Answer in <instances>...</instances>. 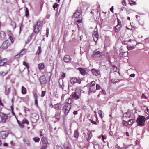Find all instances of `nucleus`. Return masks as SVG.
Wrapping results in <instances>:
<instances>
[{
    "label": "nucleus",
    "mask_w": 149,
    "mask_h": 149,
    "mask_svg": "<svg viewBox=\"0 0 149 149\" xmlns=\"http://www.w3.org/2000/svg\"><path fill=\"white\" fill-rule=\"evenodd\" d=\"M146 121V118L143 116H139L137 118L136 122L138 125L140 126H143L145 124Z\"/></svg>",
    "instance_id": "obj_1"
},
{
    "label": "nucleus",
    "mask_w": 149,
    "mask_h": 149,
    "mask_svg": "<svg viewBox=\"0 0 149 149\" xmlns=\"http://www.w3.org/2000/svg\"><path fill=\"white\" fill-rule=\"evenodd\" d=\"M39 118V116L37 113H34L31 114L30 119L32 123H36Z\"/></svg>",
    "instance_id": "obj_2"
},
{
    "label": "nucleus",
    "mask_w": 149,
    "mask_h": 149,
    "mask_svg": "<svg viewBox=\"0 0 149 149\" xmlns=\"http://www.w3.org/2000/svg\"><path fill=\"white\" fill-rule=\"evenodd\" d=\"M42 28V24L40 22H38L35 25L34 29V32L35 33H38Z\"/></svg>",
    "instance_id": "obj_3"
},
{
    "label": "nucleus",
    "mask_w": 149,
    "mask_h": 149,
    "mask_svg": "<svg viewBox=\"0 0 149 149\" xmlns=\"http://www.w3.org/2000/svg\"><path fill=\"white\" fill-rule=\"evenodd\" d=\"M7 131H0V138L4 139L8 136V133Z\"/></svg>",
    "instance_id": "obj_4"
},
{
    "label": "nucleus",
    "mask_w": 149,
    "mask_h": 149,
    "mask_svg": "<svg viewBox=\"0 0 149 149\" xmlns=\"http://www.w3.org/2000/svg\"><path fill=\"white\" fill-rule=\"evenodd\" d=\"M93 37L94 41L96 42L99 37L97 29H95L93 33Z\"/></svg>",
    "instance_id": "obj_5"
},
{
    "label": "nucleus",
    "mask_w": 149,
    "mask_h": 149,
    "mask_svg": "<svg viewBox=\"0 0 149 149\" xmlns=\"http://www.w3.org/2000/svg\"><path fill=\"white\" fill-rule=\"evenodd\" d=\"M92 85L90 86L89 93L93 92L95 93L96 92L95 89V82L93 81L91 82Z\"/></svg>",
    "instance_id": "obj_6"
},
{
    "label": "nucleus",
    "mask_w": 149,
    "mask_h": 149,
    "mask_svg": "<svg viewBox=\"0 0 149 149\" xmlns=\"http://www.w3.org/2000/svg\"><path fill=\"white\" fill-rule=\"evenodd\" d=\"M80 14V11L79 10H77L76 11V13L75 12V18H79V19L77 20V22L79 23L81 22L82 18L81 17H79Z\"/></svg>",
    "instance_id": "obj_7"
},
{
    "label": "nucleus",
    "mask_w": 149,
    "mask_h": 149,
    "mask_svg": "<svg viewBox=\"0 0 149 149\" xmlns=\"http://www.w3.org/2000/svg\"><path fill=\"white\" fill-rule=\"evenodd\" d=\"M0 116H1L2 121L3 123L5 122L6 119L8 117V115L1 112L0 113Z\"/></svg>",
    "instance_id": "obj_8"
},
{
    "label": "nucleus",
    "mask_w": 149,
    "mask_h": 149,
    "mask_svg": "<svg viewBox=\"0 0 149 149\" xmlns=\"http://www.w3.org/2000/svg\"><path fill=\"white\" fill-rule=\"evenodd\" d=\"M39 80L42 84H44L46 82L47 80L45 76H42L39 78Z\"/></svg>",
    "instance_id": "obj_9"
},
{
    "label": "nucleus",
    "mask_w": 149,
    "mask_h": 149,
    "mask_svg": "<svg viewBox=\"0 0 149 149\" xmlns=\"http://www.w3.org/2000/svg\"><path fill=\"white\" fill-rule=\"evenodd\" d=\"M81 93V89L79 88H77L76 89V91L75 92V98L79 99V95H77V94H78L80 95Z\"/></svg>",
    "instance_id": "obj_10"
},
{
    "label": "nucleus",
    "mask_w": 149,
    "mask_h": 149,
    "mask_svg": "<svg viewBox=\"0 0 149 149\" xmlns=\"http://www.w3.org/2000/svg\"><path fill=\"white\" fill-rule=\"evenodd\" d=\"M74 78L72 77L70 80L68 86V88L74 86Z\"/></svg>",
    "instance_id": "obj_11"
},
{
    "label": "nucleus",
    "mask_w": 149,
    "mask_h": 149,
    "mask_svg": "<svg viewBox=\"0 0 149 149\" xmlns=\"http://www.w3.org/2000/svg\"><path fill=\"white\" fill-rule=\"evenodd\" d=\"M7 40L5 41L1 45V47L3 49H6L7 48L9 45V43L7 42Z\"/></svg>",
    "instance_id": "obj_12"
},
{
    "label": "nucleus",
    "mask_w": 149,
    "mask_h": 149,
    "mask_svg": "<svg viewBox=\"0 0 149 149\" xmlns=\"http://www.w3.org/2000/svg\"><path fill=\"white\" fill-rule=\"evenodd\" d=\"M7 62V60L6 59H2L0 58V66H3L4 65H5V64Z\"/></svg>",
    "instance_id": "obj_13"
},
{
    "label": "nucleus",
    "mask_w": 149,
    "mask_h": 149,
    "mask_svg": "<svg viewBox=\"0 0 149 149\" xmlns=\"http://www.w3.org/2000/svg\"><path fill=\"white\" fill-rule=\"evenodd\" d=\"M77 69L80 71V73L83 75H85L86 73V71L84 69L79 68H77Z\"/></svg>",
    "instance_id": "obj_14"
},
{
    "label": "nucleus",
    "mask_w": 149,
    "mask_h": 149,
    "mask_svg": "<svg viewBox=\"0 0 149 149\" xmlns=\"http://www.w3.org/2000/svg\"><path fill=\"white\" fill-rule=\"evenodd\" d=\"M25 52L26 51L24 49L22 50L19 53L15 56V58H19L21 56H22L24 54Z\"/></svg>",
    "instance_id": "obj_15"
},
{
    "label": "nucleus",
    "mask_w": 149,
    "mask_h": 149,
    "mask_svg": "<svg viewBox=\"0 0 149 149\" xmlns=\"http://www.w3.org/2000/svg\"><path fill=\"white\" fill-rule=\"evenodd\" d=\"M70 57L68 55H65L63 58L64 61L66 63L69 62L70 61Z\"/></svg>",
    "instance_id": "obj_16"
},
{
    "label": "nucleus",
    "mask_w": 149,
    "mask_h": 149,
    "mask_svg": "<svg viewBox=\"0 0 149 149\" xmlns=\"http://www.w3.org/2000/svg\"><path fill=\"white\" fill-rule=\"evenodd\" d=\"M93 74L96 76L99 75L100 74V71L97 70L93 69L91 70Z\"/></svg>",
    "instance_id": "obj_17"
},
{
    "label": "nucleus",
    "mask_w": 149,
    "mask_h": 149,
    "mask_svg": "<svg viewBox=\"0 0 149 149\" xmlns=\"http://www.w3.org/2000/svg\"><path fill=\"white\" fill-rule=\"evenodd\" d=\"M58 83L59 86L62 89H64V85H63V79H60L58 80Z\"/></svg>",
    "instance_id": "obj_18"
},
{
    "label": "nucleus",
    "mask_w": 149,
    "mask_h": 149,
    "mask_svg": "<svg viewBox=\"0 0 149 149\" xmlns=\"http://www.w3.org/2000/svg\"><path fill=\"white\" fill-rule=\"evenodd\" d=\"M61 103H58L54 105V108L56 110H59L61 109Z\"/></svg>",
    "instance_id": "obj_19"
},
{
    "label": "nucleus",
    "mask_w": 149,
    "mask_h": 149,
    "mask_svg": "<svg viewBox=\"0 0 149 149\" xmlns=\"http://www.w3.org/2000/svg\"><path fill=\"white\" fill-rule=\"evenodd\" d=\"M101 54V52H100L97 50H96L93 53L92 56L94 57L97 55H100Z\"/></svg>",
    "instance_id": "obj_20"
},
{
    "label": "nucleus",
    "mask_w": 149,
    "mask_h": 149,
    "mask_svg": "<svg viewBox=\"0 0 149 149\" xmlns=\"http://www.w3.org/2000/svg\"><path fill=\"white\" fill-rule=\"evenodd\" d=\"M121 26L117 25L115 27V31L116 32H117L119 31L121 29Z\"/></svg>",
    "instance_id": "obj_21"
},
{
    "label": "nucleus",
    "mask_w": 149,
    "mask_h": 149,
    "mask_svg": "<svg viewBox=\"0 0 149 149\" xmlns=\"http://www.w3.org/2000/svg\"><path fill=\"white\" fill-rule=\"evenodd\" d=\"M67 107L65 105L63 108V110L64 112V113L65 115H67L69 113L68 110L67 109Z\"/></svg>",
    "instance_id": "obj_22"
},
{
    "label": "nucleus",
    "mask_w": 149,
    "mask_h": 149,
    "mask_svg": "<svg viewBox=\"0 0 149 149\" xmlns=\"http://www.w3.org/2000/svg\"><path fill=\"white\" fill-rule=\"evenodd\" d=\"M6 36L5 33L3 31H1L0 33V37L1 39L4 38Z\"/></svg>",
    "instance_id": "obj_23"
},
{
    "label": "nucleus",
    "mask_w": 149,
    "mask_h": 149,
    "mask_svg": "<svg viewBox=\"0 0 149 149\" xmlns=\"http://www.w3.org/2000/svg\"><path fill=\"white\" fill-rule=\"evenodd\" d=\"M23 141L24 143L27 146H30V143L29 140L28 139H24L23 140Z\"/></svg>",
    "instance_id": "obj_24"
},
{
    "label": "nucleus",
    "mask_w": 149,
    "mask_h": 149,
    "mask_svg": "<svg viewBox=\"0 0 149 149\" xmlns=\"http://www.w3.org/2000/svg\"><path fill=\"white\" fill-rule=\"evenodd\" d=\"M44 63H42L39 64L38 67L40 70H41L44 68Z\"/></svg>",
    "instance_id": "obj_25"
},
{
    "label": "nucleus",
    "mask_w": 149,
    "mask_h": 149,
    "mask_svg": "<svg viewBox=\"0 0 149 149\" xmlns=\"http://www.w3.org/2000/svg\"><path fill=\"white\" fill-rule=\"evenodd\" d=\"M72 100L70 98H68L65 101V102L67 104H70L72 103Z\"/></svg>",
    "instance_id": "obj_26"
},
{
    "label": "nucleus",
    "mask_w": 149,
    "mask_h": 149,
    "mask_svg": "<svg viewBox=\"0 0 149 149\" xmlns=\"http://www.w3.org/2000/svg\"><path fill=\"white\" fill-rule=\"evenodd\" d=\"M22 93L23 94H25L26 92V88L23 86L22 87Z\"/></svg>",
    "instance_id": "obj_27"
},
{
    "label": "nucleus",
    "mask_w": 149,
    "mask_h": 149,
    "mask_svg": "<svg viewBox=\"0 0 149 149\" xmlns=\"http://www.w3.org/2000/svg\"><path fill=\"white\" fill-rule=\"evenodd\" d=\"M41 140L43 144H47V141L45 138L44 137H43L42 138Z\"/></svg>",
    "instance_id": "obj_28"
},
{
    "label": "nucleus",
    "mask_w": 149,
    "mask_h": 149,
    "mask_svg": "<svg viewBox=\"0 0 149 149\" xmlns=\"http://www.w3.org/2000/svg\"><path fill=\"white\" fill-rule=\"evenodd\" d=\"M60 114L58 112H57L56 113L55 116L58 120H59L60 118Z\"/></svg>",
    "instance_id": "obj_29"
},
{
    "label": "nucleus",
    "mask_w": 149,
    "mask_h": 149,
    "mask_svg": "<svg viewBox=\"0 0 149 149\" xmlns=\"http://www.w3.org/2000/svg\"><path fill=\"white\" fill-rule=\"evenodd\" d=\"M125 148L124 149H134L133 145H130L128 146L127 147L125 146Z\"/></svg>",
    "instance_id": "obj_30"
},
{
    "label": "nucleus",
    "mask_w": 149,
    "mask_h": 149,
    "mask_svg": "<svg viewBox=\"0 0 149 149\" xmlns=\"http://www.w3.org/2000/svg\"><path fill=\"white\" fill-rule=\"evenodd\" d=\"M135 122V120L134 119H130L128 120V123L129 125H132Z\"/></svg>",
    "instance_id": "obj_31"
},
{
    "label": "nucleus",
    "mask_w": 149,
    "mask_h": 149,
    "mask_svg": "<svg viewBox=\"0 0 149 149\" xmlns=\"http://www.w3.org/2000/svg\"><path fill=\"white\" fill-rule=\"evenodd\" d=\"M88 140H90L92 136V134L91 132L89 131L88 132Z\"/></svg>",
    "instance_id": "obj_32"
},
{
    "label": "nucleus",
    "mask_w": 149,
    "mask_h": 149,
    "mask_svg": "<svg viewBox=\"0 0 149 149\" xmlns=\"http://www.w3.org/2000/svg\"><path fill=\"white\" fill-rule=\"evenodd\" d=\"M33 139L35 142H38L40 140V138L38 137H36L33 138Z\"/></svg>",
    "instance_id": "obj_33"
},
{
    "label": "nucleus",
    "mask_w": 149,
    "mask_h": 149,
    "mask_svg": "<svg viewBox=\"0 0 149 149\" xmlns=\"http://www.w3.org/2000/svg\"><path fill=\"white\" fill-rule=\"evenodd\" d=\"M11 25L12 26L13 29H15L16 27V25L15 22H11Z\"/></svg>",
    "instance_id": "obj_34"
},
{
    "label": "nucleus",
    "mask_w": 149,
    "mask_h": 149,
    "mask_svg": "<svg viewBox=\"0 0 149 149\" xmlns=\"http://www.w3.org/2000/svg\"><path fill=\"white\" fill-rule=\"evenodd\" d=\"M127 47L128 50H131L134 48V46L133 45L130 46H127Z\"/></svg>",
    "instance_id": "obj_35"
},
{
    "label": "nucleus",
    "mask_w": 149,
    "mask_h": 149,
    "mask_svg": "<svg viewBox=\"0 0 149 149\" xmlns=\"http://www.w3.org/2000/svg\"><path fill=\"white\" fill-rule=\"evenodd\" d=\"M129 4L130 5H135L136 4V2L134 1H133L131 0L129 1Z\"/></svg>",
    "instance_id": "obj_36"
},
{
    "label": "nucleus",
    "mask_w": 149,
    "mask_h": 149,
    "mask_svg": "<svg viewBox=\"0 0 149 149\" xmlns=\"http://www.w3.org/2000/svg\"><path fill=\"white\" fill-rule=\"evenodd\" d=\"M22 123L29 124V123L26 119L24 118L23 120Z\"/></svg>",
    "instance_id": "obj_37"
},
{
    "label": "nucleus",
    "mask_w": 149,
    "mask_h": 149,
    "mask_svg": "<svg viewBox=\"0 0 149 149\" xmlns=\"http://www.w3.org/2000/svg\"><path fill=\"white\" fill-rule=\"evenodd\" d=\"M42 52V50L40 46L38 47V49L37 51L38 54L39 55Z\"/></svg>",
    "instance_id": "obj_38"
},
{
    "label": "nucleus",
    "mask_w": 149,
    "mask_h": 149,
    "mask_svg": "<svg viewBox=\"0 0 149 149\" xmlns=\"http://www.w3.org/2000/svg\"><path fill=\"white\" fill-rule=\"evenodd\" d=\"M65 106H66L67 107V109L68 110V112H69V110L71 108V105L70 104H67L65 105Z\"/></svg>",
    "instance_id": "obj_39"
},
{
    "label": "nucleus",
    "mask_w": 149,
    "mask_h": 149,
    "mask_svg": "<svg viewBox=\"0 0 149 149\" xmlns=\"http://www.w3.org/2000/svg\"><path fill=\"white\" fill-rule=\"evenodd\" d=\"M123 123L124 125V126H127L128 124H129V123L127 121H125L124 120H123Z\"/></svg>",
    "instance_id": "obj_40"
},
{
    "label": "nucleus",
    "mask_w": 149,
    "mask_h": 149,
    "mask_svg": "<svg viewBox=\"0 0 149 149\" xmlns=\"http://www.w3.org/2000/svg\"><path fill=\"white\" fill-rule=\"evenodd\" d=\"M81 81L80 79H78L75 78V83L77 82L78 84H80L81 82Z\"/></svg>",
    "instance_id": "obj_41"
},
{
    "label": "nucleus",
    "mask_w": 149,
    "mask_h": 149,
    "mask_svg": "<svg viewBox=\"0 0 149 149\" xmlns=\"http://www.w3.org/2000/svg\"><path fill=\"white\" fill-rule=\"evenodd\" d=\"M23 65L26 66L28 69L29 68V66L27 64L25 61H23Z\"/></svg>",
    "instance_id": "obj_42"
},
{
    "label": "nucleus",
    "mask_w": 149,
    "mask_h": 149,
    "mask_svg": "<svg viewBox=\"0 0 149 149\" xmlns=\"http://www.w3.org/2000/svg\"><path fill=\"white\" fill-rule=\"evenodd\" d=\"M102 111L101 110H99V111H98V113L100 115V117H101V118H102L103 117V116H102Z\"/></svg>",
    "instance_id": "obj_43"
},
{
    "label": "nucleus",
    "mask_w": 149,
    "mask_h": 149,
    "mask_svg": "<svg viewBox=\"0 0 149 149\" xmlns=\"http://www.w3.org/2000/svg\"><path fill=\"white\" fill-rule=\"evenodd\" d=\"M25 16L26 17H27L29 16V11L27 8H26V9L25 10Z\"/></svg>",
    "instance_id": "obj_44"
},
{
    "label": "nucleus",
    "mask_w": 149,
    "mask_h": 149,
    "mask_svg": "<svg viewBox=\"0 0 149 149\" xmlns=\"http://www.w3.org/2000/svg\"><path fill=\"white\" fill-rule=\"evenodd\" d=\"M47 147V144H43V145L41 149H46Z\"/></svg>",
    "instance_id": "obj_45"
},
{
    "label": "nucleus",
    "mask_w": 149,
    "mask_h": 149,
    "mask_svg": "<svg viewBox=\"0 0 149 149\" xmlns=\"http://www.w3.org/2000/svg\"><path fill=\"white\" fill-rule=\"evenodd\" d=\"M145 108V112L148 115H149V113L148 112V109L146 107H144Z\"/></svg>",
    "instance_id": "obj_46"
},
{
    "label": "nucleus",
    "mask_w": 149,
    "mask_h": 149,
    "mask_svg": "<svg viewBox=\"0 0 149 149\" xmlns=\"http://www.w3.org/2000/svg\"><path fill=\"white\" fill-rule=\"evenodd\" d=\"M45 91H42L41 96L42 97H44L45 95Z\"/></svg>",
    "instance_id": "obj_47"
},
{
    "label": "nucleus",
    "mask_w": 149,
    "mask_h": 149,
    "mask_svg": "<svg viewBox=\"0 0 149 149\" xmlns=\"http://www.w3.org/2000/svg\"><path fill=\"white\" fill-rule=\"evenodd\" d=\"M100 85L98 84H96V90H99L100 89Z\"/></svg>",
    "instance_id": "obj_48"
},
{
    "label": "nucleus",
    "mask_w": 149,
    "mask_h": 149,
    "mask_svg": "<svg viewBox=\"0 0 149 149\" xmlns=\"http://www.w3.org/2000/svg\"><path fill=\"white\" fill-rule=\"evenodd\" d=\"M18 124L19 125V126L21 127V128H22L24 126V125L23 124V123H20V122H19V124Z\"/></svg>",
    "instance_id": "obj_49"
},
{
    "label": "nucleus",
    "mask_w": 149,
    "mask_h": 149,
    "mask_svg": "<svg viewBox=\"0 0 149 149\" xmlns=\"http://www.w3.org/2000/svg\"><path fill=\"white\" fill-rule=\"evenodd\" d=\"M33 96L35 100L37 99V98L38 97V96L37 95L36 93H34L33 94Z\"/></svg>",
    "instance_id": "obj_50"
},
{
    "label": "nucleus",
    "mask_w": 149,
    "mask_h": 149,
    "mask_svg": "<svg viewBox=\"0 0 149 149\" xmlns=\"http://www.w3.org/2000/svg\"><path fill=\"white\" fill-rule=\"evenodd\" d=\"M58 5V4L57 3H55L53 5V8L55 9L57 7Z\"/></svg>",
    "instance_id": "obj_51"
},
{
    "label": "nucleus",
    "mask_w": 149,
    "mask_h": 149,
    "mask_svg": "<svg viewBox=\"0 0 149 149\" xmlns=\"http://www.w3.org/2000/svg\"><path fill=\"white\" fill-rule=\"evenodd\" d=\"M89 120L91 121V122L93 124H97L96 122L95 121H94L93 120L90 119Z\"/></svg>",
    "instance_id": "obj_52"
},
{
    "label": "nucleus",
    "mask_w": 149,
    "mask_h": 149,
    "mask_svg": "<svg viewBox=\"0 0 149 149\" xmlns=\"http://www.w3.org/2000/svg\"><path fill=\"white\" fill-rule=\"evenodd\" d=\"M35 104L36 106H38V102L37 99L35 100Z\"/></svg>",
    "instance_id": "obj_53"
},
{
    "label": "nucleus",
    "mask_w": 149,
    "mask_h": 149,
    "mask_svg": "<svg viewBox=\"0 0 149 149\" xmlns=\"http://www.w3.org/2000/svg\"><path fill=\"white\" fill-rule=\"evenodd\" d=\"M9 38L10 40L12 42H13L14 41V40L13 39V38L11 36H10L9 37Z\"/></svg>",
    "instance_id": "obj_54"
},
{
    "label": "nucleus",
    "mask_w": 149,
    "mask_h": 149,
    "mask_svg": "<svg viewBox=\"0 0 149 149\" xmlns=\"http://www.w3.org/2000/svg\"><path fill=\"white\" fill-rule=\"evenodd\" d=\"M135 76V74H132L130 75L129 77H134Z\"/></svg>",
    "instance_id": "obj_55"
},
{
    "label": "nucleus",
    "mask_w": 149,
    "mask_h": 149,
    "mask_svg": "<svg viewBox=\"0 0 149 149\" xmlns=\"http://www.w3.org/2000/svg\"><path fill=\"white\" fill-rule=\"evenodd\" d=\"M106 138V137L104 135H102V139L103 141L104 139H105Z\"/></svg>",
    "instance_id": "obj_56"
},
{
    "label": "nucleus",
    "mask_w": 149,
    "mask_h": 149,
    "mask_svg": "<svg viewBox=\"0 0 149 149\" xmlns=\"http://www.w3.org/2000/svg\"><path fill=\"white\" fill-rule=\"evenodd\" d=\"M141 97L142 98H144L145 99L147 98L145 96V95L143 93L142 94Z\"/></svg>",
    "instance_id": "obj_57"
},
{
    "label": "nucleus",
    "mask_w": 149,
    "mask_h": 149,
    "mask_svg": "<svg viewBox=\"0 0 149 149\" xmlns=\"http://www.w3.org/2000/svg\"><path fill=\"white\" fill-rule=\"evenodd\" d=\"M122 3L124 6H125L126 4V2L124 0H123L122 1Z\"/></svg>",
    "instance_id": "obj_58"
},
{
    "label": "nucleus",
    "mask_w": 149,
    "mask_h": 149,
    "mask_svg": "<svg viewBox=\"0 0 149 149\" xmlns=\"http://www.w3.org/2000/svg\"><path fill=\"white\" fill-rule=\"evenodd\" d=\"M49 29L48 28H47V32H46V34H47V37H48V36L49 34Z\"/></svg>",
    "instance_id": "obj_59"
},
{
    "label": "nucleus",
    "mask_w": 149,
    "mask_h": 149,
    "mask_svg": "<svg viewBox=\"0 0 149 149\" xmlns=\"http://www.w3.org/2000/svg\"><path fill=\"white\" fill-rule=\"evenodd\" d=\"M118 149H120V147L118 144H116L115 146Z\"/></svg>",
    "instance_id": "obj_60"
},
{
    "label": "nucleus",
    "mask_w": 149,
    "mask_h": 149,
    "mask_svg": "<svg viewBox=\"0 0 149 149\" xmlns=\"http://www.w3.org/2000/svg\"><path fill=\"white\" fill-rule=\"evenodd\" d=\"M110 10L112 12H113V6H112L111 8H110Z\"/></svg>",
    "instance_id": "obj_61"
},
{
    "label": "nucleus",
    "mask_w": 149,
    "mask_h": 149,
    "mask_svg": "<svg viewBox=\"0 0 149 149\" xmlns=\"http://www.w3.org/2000/svg\"><path fill=\"white\" fill-rule=\"evenodd\" d=\"M65 76V73H63L62 75V77L64 79Z\"/></svg>",
    "instance_id": "obj_62"
},
{
    "label": "nucleus",
    "mask_w": 149,
    "mask_h": 149,
    "mask_svg": "<svg viewBox=\"0 0 149 149\" xmlns=\"http://www.w3.org/2000/svg\"><path fill=\"white\" fill-rule=\"evenodd\" d=\"M109 133L110 135H111V136H113V133L112 131H110L109 132Z\"/></svg>",
    "instance_id": "obj_63"
},
{
    "label": "nucleus",
    "mask_w": 149,
    "mask_h": 149,
    "mask_svg": "<svg viewBox=\"0 0 149 149\" xmlns=\"http://www.w3.org/2000/svg\"><path fill=\"white\" fill-rule=\"evenodd\" d=\"M78 134L77 133H75V138H77L78 137Z\"/></svg>",
    "instance_id": "obj_64"
}]
</instances>
